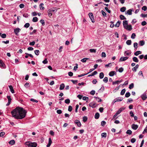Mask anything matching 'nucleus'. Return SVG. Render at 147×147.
Here are the masks:
<instances>
[{"label":"nucleus","mask_w":147,"mask_h":147,"mask_svg":"<svg viewBox=\"0 0 147 147\" xmlns=\"http://www.w3.org/2000/svg\"><path fill=\"white\" fill-rule=\"evenodd\" d=\"M21 30L19 28H17L14 30V32L16 35H18V33L20 32Z\"/></svg>","instance_id":"nucleus-4"},{"label":"nucleus","mask_w":147,"mask_h":147,"mask_svg":"<svg viewBox=\"0 0 147 147\" xmlns=\"http://www.w3.org/2000/svg\"><path fill=\"white\" fill-rule=\"evenodd\" d=\"M138 126L137 125L133 124L131 125V128L134 130H136L138 128Z\"/></svg>","instance_id":"nucleus-9"},{"label":"nucleus","mask_w":147,"mask_h":147,"mask_svg":"<svg viewBox=\"0 0 147 147\" xmlns=\"http://www.w3.org/2000/svg\"><path fill=\"white\" fill-rule=\"evenodd\" d=\"M132 133V131L130 130L129 129L126 132V133L129 135L131 134Z\"/></svg>","instance_id":"nucleus-47"},{"label":"nucleus","mask_w":147,"mask_h":147,"mask_svg":"<svg viewBox=\"0 0 147 147\" xmlns=\"http://www.w3.org/2000/svg\"><path fill=\"white\" fill-rule=\"evenodd\" d=\"M75 123L78 126L80 127L81 125V124L80 121L78 120H76L75 121Z\"/></svg>","instance_id":"nucleus-11"},{"label":"nucleus","mask_w":147,"mask_h":147,"mask_svg":"<svg viewBox=\"0 0 147 147\" xmlns=\"http://www.w3.org/2000/svg\"><path fill=\"white\" fill-rule=\"evenodd\" d=\"M121 23V21H118L117 23H116V24L115 25V26L116 27H118L119 26L120 24Z\"/></svg>","instance_id":"nucleus-33"},{"label":"nucleus","mask_w":147,"mask_h":147,"mask_svg":"<svg viewBox=\"0 0 147 147\" xmlns=\"http://www.w3.org/2000/svg\"><path fill=\"white\" fill-rule=\"evenodd\" d=\"M106 123V122L105 121H103L101 122V125L104 126L105 125Z\"/></svg>","instance_id":"nucleus-62"},{"label":"nucleus","mask_w":147,"mask_h":147,"mask_svg":"<svg viewBox=\"0 0 147 147\" xmlns=\"http://www.w3.org/2000/svg\"><path fill=\"white\" fill-rule=\"evenodd\" d=\"M142 53L141 51H137L134 53V55L136 56H138L139 55L141 54Z\"/></svg>","instance_id":"nucleus-20"},{"label":"nucleus","mask_w":147,"mask_h":147,"mask_svg":"<svg viewBox=\"0 0 147 147\" xmlns=\"http://www.w3.org/2000/svg\"><path fill=\"white\" fill-rule=\"evenodd\" d=\"M134 87V84L133 83H131L129 85V89H132Z\"/></svg>","instance_id":"nucleus-43"},{"label":"nucleus","mask_w":147,"mask_h":147,"mask_svg":"<svg viewBox=\"0 0 147 147\" xmlns=\"http://www.w3.org/2000/svg\"><path fill=\"white\" fill-rule=\"evenodd\" d=\"M138 44L137 42H135L134 43V47L135 49H136L138 47Z\"/></svg>","instance_id":"nucleus-40"},{"label":"nucleus","mask_w":147,"mask_h":147,"mask_svg":"<svg viewBox=\"0 0 147 147\" xmlns=\"http://www.w3.org/2000/svg\"><path fill=\"white\" fill-rule=\"evenodd\" d=\"M39 51L38 50H36L34 51L35 54L37 55H39Z\"/></svg>","instance_id":"nucleus-48"},{"label":"nucleus","mask_w":147,"mask_h":147,"mask_svg":"<svg viewBox=\"0 0 147 147\" xmlns=\"http://www.w3.org/2000/svg\"><path fill=\"white\" fill-rule=\"evenodd\" d=\"M129 114L130 115V116L131 117H134V114L133 113V112L132 111H130V112Z\"/></svg>","instance_id":"nucleus-64"},{"label":"nucleus","mask_w":147,"mask_h":147,"mask_svg":"<svg viewBox=\"0 0 147 147\" xmlns=\"http://www.w3.org/2000/svg\"><path fill=\"white\" fill-rule=\"evenodd\" d=\"M1 37L3 38H5L6 37L7 35L6 34L4 33L1 35Z\"/></svg>","instance_id":"nucleus-49"},{"label":"nucleus","mask_w":147,"mask_h":147,"mask_svg":"<svg viewBox=\"0 0 147 147\" xmlns=\"http://www.w3.org/2000/svg\"><path fill=\"white\" fill-rule=\"evenodd\" d=\"M123 71V69L122 67L120 68L118 70V71H119V72H120V73L122 72Z\"/></svg>","instance_id":"nucleus-54"},{"label":"nucleus","mask_w":147,"mask_h":147,"mask_svg":"<svg viewBox=\"0 0 147 147\" xmlns=\"http://www.w3.org/2000/svg\"><path fill=\"white\" fill-rule=\"evenodd\" d=\"M133 60L134 61L138 63L139 62V60L138 58L136 57H134L133 58Z\"/></svg>","instance_id":"nucleus-22"},{"label":"nucleus","mask_w":147,"mask_h":147,"mask_svg":"<svg viewBox=\"0 0 147 147\" xmlns=\"http://www.w3.org/2000/svg\"><path fill=\"white\" fill-rule=\"evenodd\" d=\"M131 53L130 52H128V51H125L124 53V55L125 56H128V55H130L131 54Z\"/></svg>","instance_id":"nucleus-26"},{"label":"nucleus","mask_w":147,"mask_h":147,"mask_svg":"<svg viewBox=\"0 0 147 147\" xmlns=\"http://www.w3.org/2000/svg\"><path fill=\"white\" fill-rule=\"evenodd\" d=\"M125 109V108H123V107H121L120 109H119L118 111H117V112L116 113V114L117 115L119 114L120 113H121V112L124 110Z\"/></svg>","instance_id":"nucleus-5"},{"label":"nucleus","mask_w":147,"mask_h":147,"mask_svg":"<svg viewBox=\"0 0 147 147\" xmlns=\"http://www.w3.org/2000/svg\"><path fill=\"white\" fill-rule=\"evenodd\" d=\"M123 26L124 28L127 26L128 25V22L127 21V20H124L123 21Z\"/></svg>","instance_id":"nucleus-18"},{"label":"nucleus","mask_w":147,"mask_h":147,"mask_svg":"<svg viewBox=\"0 0 147 147\" xmlns=\"http://www.w3.org/2000/svg\"><path fill=\"white\" fill-rule=\"evenodd\" d=\"M40 22L42 26H44L45 25V22L44 20H40Z\"/></svg>","instance_id":"nucleus-51"},{"label":"nucleus","mask_w":147,"mask_h":147,"mask_svg":"<svg viewBox=\"0 0 147 147\" xmlns=\"http://www.w3.org/2000/svg\"><path fill=\"white\" fill-rule=\"evenodd\" d=\"M30 25L29 23H26L24 25V27L26 28H28L29 26Z\"/></svg>","instance_id":"nucleus-52"},{"label":"nucleus","mask_w":147,"mask_h":147,"mask_svg":"<svg viewBox=\"0 0 147 147\" xmlns=\"http://www.w3.org/2000/svg\"><path fill=\"white\" fill-rule=\"evenodd\" d=\"M123 81L122 80H117L115 81H114L113 82V84L114 85L115 84H118L119 83Z\"/></svg>","instance_id":"nucleus-12"},{"label":"nucleus","mask_w":147,"mask_h":147,"mask_svg":"<svg viewBox=\"0 0 147 147\" xmlns=\"http://www.w3.org/2000/svg\"><path fill=\"white\" fill-rule=\"evenodd\" d=\"M125 89H122L121 92L120 94L121 95H123L125 94Z\"/></svg>","instance_id":"nucleus-37"},{"label":"nucleus","mask_w":147,"mask_h":147,"mask_svg":"<svg viewBox=\"0 0 147 147\" xmlns=\"http://www.w3.org/2000/svg\"><path fill=\"white\" fill-rule=\"evenodd\" d=\"M58 9L57 8H54L53 9H49V10L51 11V12L53 13V12H56L58 10Z\"/></svg>","instance_id":"nucleus-14"},{"label":"nucleus","mask_w":147,"mask_h":147,"mask_svg":"<svg viewBox=\"0 0 147 147\" xmlns=\"http://www.w3.org/2000/svg\"><path fill=\"white\" fill-rule=\"evenodd\" d=\"M88 15L89 18L91 20L92 22L94 23L95 21L93 13L91 12L89 13L88 14Z\"/></svg>","instance_id":"nucleus-3"},{"label":"nucleus","mask_w":147,"mask_h":147,"mask_svg":"<svg viewBox=\"0 0 147 147\" xmlns=\"http://www.w3.org/2000/svg\"><path fill=\"white\" fill-rule=\"evenodd\" d=\"M44 4L42 3H40V7L41 10H43L45 9L44 7H43Z\"/></svg>","instance_id":"nucleus-27"},{"label":"nucleus","mask_w":147,"mask_h":147,"mask_svg":"<svg viewBox=\"0 0 147 147\" xmlns=\"http://www.w3.org/2000/svg\"><path fill=\"white\" fill-rule=\"evenodd\" d=\"M126 9V7H123L120 9V10L122 12H124L125 11Z\"/></svg>","instance_id":"nucleus-32"},{"label":"nucleus","mask_w":147,"mask_h":147,"mask_svg":"<svg viewBox=\"0 0 147 147\" xmlns=\"http://www.w3.org/2000/svg\"><path fill=\"white\" fill-rule=\"evenodd\" d=\"M141 97L142 99L144 100H145L147 98L146 95L145 93H144L142 95Z\"/></svg>","instance_id":"nucleus-8"},{"label":"nucleus","mask_w":147,"mask_h":147,"mask_svg":"<svg viewBox=\"0 0 147 147\" xmlns=\"http://www.w3.org/2000/svg\"><path fill=\"white\" fill-rule=\"evenodd\" d=\"M101 56L102 57H106V55L105 52H102V53Z\"/></svg>","instance_id":"nucleus-45"},{"label":"nucleus","mask_w":147,"mask_h":147,"mask_svg":"<svg viewBox=\"0 0 147 147\" xmlns=\"http://www.w3.org/2000/svg\"><path fill=\"white\" fill-rule=\"evenodd\" d=\"M65 103L69 104L70 102V100L69 99H65Z\"/></svg>","instance_id":"nucleus-36"},{"label":"nucleus","mask_w":147,"mask_h":147,"mask_svg":"<svg viewBox=\"0 0 147 147\" xmlns=\"http://www.w3.org/2000/svg\"><path fill=\"white\" fill-rule=\"evenodd\" d=\"M120 19L121 20H126V18L123 15H121L120 16Z\"/></svg>","instance_id":"nucleus-30"},{"label":"nucleus","mask_w":147,"mask_h":147,"mask_svg":"<svg viewBox=\"0 0 147 147\" xmlns=\"http://www.w3.org/2000/svg\"><path fill=\"white\" fill-rule=\"evenodd\" d=\"M136 36V35L135 33H133L131 36V38L132 39H134L135 38V37Z\"/></svg>","instance_id":"nucleus-53"},{"label":"nucleus","mask_w":147,"mask_h":147,"mask_svg":"<svg viewBox=\"0 0 147 147\" xmlns=\"http://www.w3.org/2000/svg\"><path fill=\"white\" fill-rule=\"evenodd\" d=\"M9 88L11 92L12 93H14V91L13 89V87L11 85H10L9 86Z\"/></svg>","instance_id":"nucleus-19"},{"label":"nucleus","mask_w":147,"mask_h":147,"mask_svg":"<svg viewBox=\"0 0 147 147\" xmlns=\"http://www.w3.org/2000/svg\"><path fill=\"white\" fill-rule=\"evenodd\" d=\"M138 65L137 64L136 65V66L135 67L133 68L132 69V70L133 71H134L135 72H136L137 71V69L138 68Z\"/></svg>","instance_id":"nucleus-21"},{"label":"nucleus","mask_w":147,"mask_h":147,"mask_svg":"<svg viewBox=\"0 0 147 147\" xmlns=\"http://www.w3.org/2000/svg\"><path fill=\"white\" fill-rule=\"evenodd\" d=\"M131 41L130 40H127L126 42V43L128 45H131Z\"/></svg>","instance_id":"nucleus-38"},{"label":"nucleus","mask_w":147,"mask_h":147,"mask_svg":"<svg viewBox=\"0 0 147 147\" xmlns=\"http://www.w3.org/2000/svg\"><path fill=\"white\" fill-rule=\"evenodd\" d=\"M99 78L100 79H102L104 76V74L103 72H101L99 74Z\"/></svg>","instance_id":"nucleus-29"},{"label":"nucleus","mask_w":147,"mask_h":147,"mask_svg":"<svg viewBox=\"0 0 147 147\" xmlns=\"http://www.w3.org/2000/svg\"><path fill=\"white\" fill-rule=\"evenodd\" d=\"M25 144L28 147H36L37 144L36 142H26Z\"/></svg>","instance_id":"nucleus-2"},{"label":"nucleus","mask_w":147,"mask_h":147,"mask_svg":"<svg viewBox=\"0 0 147 147\" xmlns=\"http://www.w3.org/2000/svg\"><path fill=\"white\" fill-rule=\"evenodd\" d=\"M101 12L102 15L106 17V13L104 11L102 10Z\"/></svg>","instance_id":"nucleus-55"},{"label":"nucleus","mask_w":147,"mask_h":147,"mask_svg":"<svg viewBox=\"0 0 147 147\" xmlns=\"http://www.w3.org/2000/svg\"><path fill=\"white\" fill-rule=\"evenodd\" d=\"M96 104L94 102H92L89 104V106L92 108H94L96 107Z\"/></svg>","instance_id":"nucleus-13"},{"label":"nucleus","mask_w":147,"mask_h":147,"mask_svg":"<svg viewBox=\"0 0 147 147\" xmlns=\"http://www.w3.org/2000/svg\"><path fill=\"white\" fill-rule=\"evenodd\" d=\"M116 74V72L114 71H110L109 74V75L110 76H113L115 74Z\"/></svg>","instance_id":"nucleus-15"},{"label":"nucleus","mask_w":147,"mask_h":147,"mask_svg":"<svg viewBox=\"0 0 147 147\" xmlns=\"http://www.w3.org/2000/svg\"><path fill=\"white\" fill-rule=\"evenodd\" d=\"M128 58V57H121L119 59V61H124L127 60Z\"/></svg>","instance_id":"nucleus-6"},{"label":"nucleus","mask_w":147,"mask_h":147,"mask_svg":"<svg viewBox=\"0 0 147 147\" xmlns=\"http://www.w3.org/2000/svg\"><path fill=\"white\" fill-rule=\"evenodd\" d=\"M139 43L141 46H143L145 44V41L144 40H141L139 41Z\"/></svg>","instance_id":"nucleus-28"},{"label":"nucleus","mask_w":147,"mask_h":147,"mask_svg":"<svg viewBox=\"0 0 147 147\" xmlns=\"http://www.w3.org/2000/svg\"><path fill=\"white\" fill-rule=\"evenodd\" d=\"M72 109V108L71 106H69L68 107V111L69 112H71Z\"/></svg>","instance_id":"nucleus-56"},{"label":"nucleus","mask_w":147,"mask_h":147,"mask_svg":"<svg viewBox=\"0 0 147 147\" xmlns=\"http://www.w3.org/2000/svg\"><path fill=\"white\" fill-rule=\"evenodd\" d=\"M0 66L3 68H4L5 67L4 63L1 60H0Z\"/></svg>","instance_id":"nucleus-17"},{"label":"nucleus","mask_w":147,"mask_h":147,"mask_svg":"<svg viewBox=\"0 0 147 147\" xmlns=\"http://www.w3.org/2000/svg\"><path fill=\"white\" fill-rule=\"evenodd\" d=\"M90 59L88 58H84L81 59V61L83 63L86 62L87 60H89Z\"/></svg>","instance_id":"nucleus-23"},{"label":"nucleus","mask_w":147,"mask_h":147,"mask_svg":"<svg viewBox=\"0 0 147 147\" xmlns=\"http://www.w3.org/2000/svg\"><path fill=\"white\" fill-rule=\"evenodd\" d=\"M125 28L128 30L130 31L132 29V26L131 25H128Z\"/></svg>","instance_id":"nucleus-10"},{"label":"nucleus","mask_w":147,"mask_h":147,"mask_svg":"<svg viewBox=\"0 0 147 147\" xmlns=\"http://www.w3.org/2000/svg\"><path fill=\"white\" fill-rule=\"evenodd\" d=\"M88 118L86 116H84L83 118V120L84 122L87 121Z\"/></svg>","instance_id":"nucleus-39"},{"label":"nucleus","mask_w":147,"mask_h":147,"mask_svg":"<svg viewBox=\"0 0 147 147\" xmlns=\"http://www.w3.org/2000/svg\"><path fill=\"white\" fill-rule=\"evenodd\" d=\"M47 12L49 16L51 17V16H52V13L51 12V11L49 9L48 10Z\"/></svg>","instance_id":"nucleus-31"},{"label":"nucleus","mask_w":147,"mask_h":147,"mask_svg":"<svg viewBox=\"0 0 147 147\" xmlns=\"http://www.w3.org/2000/svg\"><path fill=\"white\" fill-rule=\"evenodd\" d=\"M64 84L63 83L62 84L60 85L59 89L60 90H62L64 89Z\"/></svg>","instance_id":"nucleus-24"},{"label":"nucleus","mask_w":147,"mask_h":147,"mask_svg":"<svg viewBox=\"0 0 147 147\" xmlns=\"http://www.w3.org/2000/svg\"><path fill=\"white\" fill-rule=\"evenodd\" d=\"M132 9H130L128 10H127L126 12L125 13L126 14H128L129 15H131L132 14Z\"/></svg>","instance_id":"nucleus-16"},{"label":"nucleus","mask_w":147,"mask_h":147,"mask_svg":"<svg viewBox=\"0 0 147 147\" xmlns=\"http://www.w3.org/2000/svg\"><path fill=\"white\" fill-rule=\"evenodd\" d=\"M147 9V7L146 6H143L142 8V9L144 11H146Z\"/></svg>","instance_id":"nucleus-61"},{"label":"nucleus","mask_w":147,"mask_h":147,"mask_svg":"<svg viewBox=\"0 0 147 147\" xmlns=\"http://www.w3.org/2000/svg\"><path fill=\"white\" fill-rule=\"evenodd\" d=\"M48 61L47 59H45L44 60L42 61V63L44 64H47L48 63Z\"/></svg>","instance_id":"nucleus-57"},{"label":"nucleus","mask_w":147,"mask_h":147,"mask_svg":"<svg viewBox=\"0 0 147 147\" xmlns=\"http://www.w3.org/2000/svg\"><path fill=\"white\" fill-rule=\"evenodd\" d=\"M99 114L98 113H95L94 117L95 119H98L99 117Z\"/></svg>","instance_id":"nucleus-25"},{"label":"nucleus","mask_w":147,"mask_h":147,"mask_svg":"<svg viewBox=\"0 0 147 147\" xmlns=\"http://www.w3.org/2000/svg\"><path fill=\"white\" fill-rule=\"evenodd\" d=\"M101 136L102 137L106 138L107 136V134L106 133H103L101 134Z\"/></svg>","instance_id":"nucleus-46"},{"label":"nucleus","mask_w":147,"mask_h":147,"mask_svg":"<svg viewBox=\"0 0 147 147\" xmlns=\"http://www.w3.org/2000/svg\"><path fill=\"white\" fill-rule=\"evenodd\" d=\"M123 98H122L118 97L116 98L114 100V102H115L117 101H121L122 100Z\"/></svg>","instance_id":"nucleus-7"},{"label":"nucleus","mask_w":147,"mask_h":147,"mask_svg":"<svg viewBox=\"0 0 147 147\" xmlns=\"http://www.w3.org/2000/svg\"><path fill=\"white\" fill-rule=\"evenodd\" d=\"M26 111L22 108L17 107L11 112L12 116L16 119H22L26 116Z\"/></svg>","instance_id":"nucleus-1"},{"label":"nucleus","mask_w":147,"mask_h":147,"mask_svg":"<svg viewBox=\"0 0 147 147\" xmlns=\"http://www.w3.org/2000/svg\"><path fill=\"white\" fill-rule=\"evenodd\" d=\"M15 143V141L13 140H11L9 142V143L11 145H13Z\"/></svg>","instance_id":"nucleus-41"},{"label":"nucleus","mask_w":147,"mask_h":147,"mask_svg":"<svg viewBox=\"0 0 147 147\" xmlns=\"http://www.w3.org/2000/svg\"><path fill=\"white\" fill-rule=\"evenodd\" d=\"M38 18L37 17H34L33 18L32 21L33 22H36L38 21Z\"/></svg>","instance_id":"nucleus-35"},{"label":"nucleus","mask_w":147,"mask_h":147,"mask_svg":"<svg viewBox=\"0 0 147 147\" xmlns=\"http://www.w3.org/2000/svg\"><path fill=\"white\" fill-rule=\"evenodd\" d=\"M146 133H147V125L146 127V128L144 129V131L142 133L143 134H144Z\"/></svg>","instance_id":"nucleus-59"},{"label":"nucleus","mask_w":147,"mask_h":147,"mask_svg":"<svg viewBox=\"0 0 147 147\" xmlns=\"http://www.w3.org/2000/svg\"><path fill=\"white\" fill-rule=\"evenodd\" d=\"M103 81L105 83H107L108 82V78L107 77L104 78L103 80Z\"/></svg>","instance_id":"nucleus-50"},{"label":"nucleus","mask_w":147,"mask_h":147,"mask_svg":"<svg viewBox=\"0 0 147 147\" xmlns=\"http://www.w3.org/2000/svg\"><path fill=\"white\" fill-rule=\"evenodd\" d=\"M79 107V106L77 104V105H76V109H75V112L76 113H77L78 112V109Z\"/></svg>","instance_id":"nucleus-58"},{"label":"nucleus","mask_w":147,"mask_h":147,"mask_svg":"<svg viewBox=\"0 0 147 147\" xmlns=\"http://www.w3.org/2000/svg\"><path fill=\"white\" fill-rule=\"evenodd\" d=\"M82 99L83 100H88V98L86 96H84L82 98Z\"/></svg>","instance_id":"nucleus-60"},{"label":"nucleus","mask_w":147,"mask_h":147,"mask_svg":"<svg viewBox=\"0 0 147 147\" xmlns=\"http://www.w3.org/2000/svg\"><path fill=\"white\" fill-rule=\"evenodd\" d=\"M7 98L8 100V102H11V98L10 96H8L7 95Z\"/></svg>","instance_id":"nucleus-42"},{"label":"nucleus","mask_w":147,"mask_h":147,"mask_svg":"<svg viewBox=\"0 0 147 147\" xmlns=\"http://www.w3.org/2000/svg\"><path fill=\"white\" fill-rule=\"evenodd\" d=\"M37 15V13L36 12H34L32 13V16H35Z\"/></svg>","instance_id":"nucleus-63"},{"label":"nucleus","mask_w":147,"mask_h":147,"mask_svg":"<svg viewBox=\"0 0 147 147\" xmlns=\"http://www.w3.org/2000/svg\"><path fill=\"white\" fill-rule=\"evenodd\" d=\"M130 95V93L129 92H127L125 94V97L127 98L129 97Z\"/></svg>","instance_id":"nucleus-44"},{"label":"nucleus","mask_w":147,"mask_h":147,"mask_svg":"<svg viewBox=\"0 0 147 147\" xmlns=\"http://www.w3.org/2000/svg\"><path fill=\"white\" fill-rule=\"evenodd\" d=\"M89 51L91 53H95L96 52V49H90L89 50Z\"/></svg>","instance_id":"nucleus-34"}]
</instances>
